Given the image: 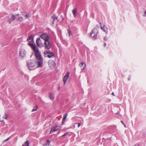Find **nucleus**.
<instances>
[{"instance_id": "f257e3e1", "label": "nucleus", "mask_w": 146, "mask_h": 146, "mask_svg": "<svg viewBox=\"0 0 146 146\" xmlns=\"http://www.w3.org/2000/svg\"><path fill=\"white\" fill-rule=\"evenodd\" d=\"M35 53V57L37 60V67H42L43 63V59L39 53V50L36 46H33V47L31 48Z\"/></svg>"}, {"instance_id": "f03ea898", "label": "nucleus", "mask_w": 146, "mask_h": 146, "mask_svg": "<svg viewBox=\"0 0 146 146\" xmlns=\"http://www.w3.org/2000/svg\"><path fill=\"white\" fill-rule=\"evenodd\" d=\"M27 67L30 70H33L37 67H35V64H37L35 60L30 59L28 60L27 62Z\"/></svg>"}, {"instance_id": "7ed1b4c3", "label": "nucleus", "mask_w": 146, "mask_h": 146, "mask_svg": "<svg viewBox=\"0 0 146 146\" xmlns=\"http://www.w3.org/2000/svg\"><path fill=\"white\" fill-rule=\"evenodd\" d=\"M44 56L45 57L51 58L54 57V53L48 50H45L44 52Z\"/></svg>"}, {"instance_id": "20e7f679", "label": "nucleus", "mask_w": 146, "mask_h": 146, "mask_svg": "<svg viewBox=\"0 0 146 146\" xmlns=\"http://www.w3.org/2000/svg\"><path fill=\"white\" fill-rule=\"evenodd\" d=\"M27 40L29 41L28 44L32 48L33 47V46H36L35 44H33L34 43V38L32 36H30L28 37L27 39Z\"/></svg>"}, {"instance_id": "39448f33", "label": "nucleus", "mask_w": 146, "mask_h": 146, "mask_svg": "<svg viewBox=\"0 0 146 146\" xmlns=\"http://www.w3.org/2000/svg\"><path fill=\"white\" fill-rule=\"evenodd\" d=\"M98 33V30L97 29L94 28L90 34V36L92 38L96 39L97 38V35Z\"/></svg>"}, {"instance_id": "423d86ee", "label": "nucleus", "mask_w": 146, "mask_h": 146, "mask_svg": "<svg viewBox=\"0 0 146 146\" xmlns=\"http://www.w3.org/2000/svg\"><path fill=\"white\" fill-rule=\"evenodd\" d=\"M40 38H41L43 39L44 41L48 40H50V37L46 33H43L40 35Z\"/></svg>"}, {"instance_id": "0eeeda50", "label": "nucleus", "mask_w": 146, "mask_h": 146, "mask_svg": "<svg viewBox=\"0 0 146 146\" xmlns=\"http://www.w3.org/2000/svg\"><path fill=\"white\" fill-rule=\"evenodd\" d=\"M19 16V14H17L16 16L12 14L11 17V18H9L8 20V21L9 22V23H10L12 21L14 20L16 18H17V16Z\"/></svg>"}, {"instance_id": "6e6552de", "label": "nucleus", "mask_w": 146, "mask_h": 146, "mask_svg": "<svg viewBox=\"0 0 146 146\" xmlns=\"http://www.w3.org/2000/svg\"><path fill=\"white\" fill-rule=\"evenodd\" d=\"M26 51L25 49L21 48L20 50L19 54L23 58L26 56Z\"/></svg>"}, {"instance_id": "1a4fd4ad", "label": "nucleus", "mask_w": 146, "mask_h": 146, "mask_svg": "<svg viewBox=\"0 0 146 146\" xmlns=\"http://www.w3.org/2000/svg\"><path fill=\"white\" fill-rule=\"evenodd\" d=\"M61 128L60 126H56L55 127L51 128L50 132V133H51L54 132H55Z\"/></svg>"}, {"instance_id": "9d476101", "label": "nucleus", "mask_w": 146, "mask_h": 146, "mask_svg": "<svg viewBox=\"0 0 146 146\" xmlns=\"http://www.w3.org/2000/svg\"><path fill=\"white\" fill-rule=\"evenodd\" d=\"M70 72H67L66 74L64 76V77L63 78V81L64 82V84H65L66 82L67 81V80L70 74Z\"/></svg>"}, {"instance_id": "9b49d317", "label": "nucleus", "mask_w": 146, "mask_h": 146, "mask_svg": "<svg viewBox=\"0 0 146 146\" xmlns=\"http://www.w3.org/2000/svg\"><path fill=\"white\" fill-rule=\"evenodd\" d=\"M48 65L51 68H54L56 65L55 62L52 60H50L48 62Z\"/></svg>"}, {"instance_id": "f8f14e48", "label": "nucleus", "mask_w": 146, "mask_h": 146, "mask_svg": "<svg viewBox=\"0 0 146 146\" xmlns=\"http://www.w3.org/2000/svg\"><path fill=\"white\" fill-rule=\"evenodd\" d=\"M49 40H45L44 42L45 48L47 49H49L51 48V44L49 41Z\"/></svg>"}, {"instance_id": "ddd939ff", "label": "nucleus", "mask_w": 146, "mask_h": 146, "mask_svg": "<svg viewBox=\"0 0 146 146\" xmlns=\"http://www.w3.org/2000/svg\"><path fill=\"white\" fill-rule=\"evenodd\" d=\"M100 25L101 29L104 32L107 33L108 32V28L105 25H104L102 26L101 25V23H100Z\"/></svg>"}, {"instance_id": "4468645a", "label": "nucleus", "mask_w": 146, "mask_h": 146, "mask_svg": "<svg viewBox=\"0 0 146 146\" xmlns=\"http://www.w3.org/2000/svg\"><path fill=\"white\" fill-rule=\"evenodd\" d=\"M40 38L37 39L36 40V43L37 45V46H41L42 45V41H41Z\"/></svg>"}, {"instance_id": "2eb2a0df", "label": "nucleus", "mask_w": 146, "mask_h": 146, "mask_svg": "<svg viewBox=\"0 0 146 146\" xmlns=\"http://www.w3.org/2000/svg\"><path fill=\"white\" fill-rule=\"evenodd\" d=\"M57 17L55 15L53 16L51 18V20H53L52 23L53 24L54 23V22L57 19Z\"/></svg>"}, {"instance_id": "dca6fc26", "label": "nucleus", "mask_w": 146, "mask_h": 146, "mask_svg": "<svg viewBox=\"0 0 146 146\" xmlns=\"http://www.w3.org/2000/svg\"><path fill=\"white\" fill-rule=\"evenodd\" d=\"M80 66L82 69H84L86 66V64L84 62H82L80 64Z\"/></svg>"}, {"instance_id": "f3484780", "label": "nucleus", "mask_w": 146, "mask_h": 146, "mask_svg": "<svg viewBox=\"0 0 146 146\" xmlns=\"http://www.w3.org/2000/svg\"><path fill=\"white\" fill-rule=\"evenodd\" d=\"M77 12V9L75 8L72 11V12L74 15V17H75L76 16V13Z\"/></svg>"}, {"instance_id": "a211bd4d", "label": "nucleus", "mask_w": 146, "mask_h": 146, "mask_svg": "<svg viewBox=\"0 0 146 146\" xmlns=\"http://www.w3.org/2000/svg\"><path fill=\"white\" fill-rule=\"evenodd\" d=\"M49 98L50 99L52 100H54V96L53 94L50 93L49 95Z\"/></svg>"}, {"instance_id": "6ab92c4d", "label": "nucleus", "mask_w": 146, "mask_h": 146, "mask_svg": "<svg viewBox=\"0 0 146 146\" xmlns=\"http://www.w3.org/2000/svg\"><path fill=\"white\" fill-rule=\"evenodd\" d=\"M67 115L68 113H67L64 114L63 118L62 119V120H63L64 121H65L66 119Z\"/></svg>"}, {"instance_id": "aec40b11", "label": "nucleus", "mask_w": 146, "mask_h": 146, "mask_svg": "<svg viewBox=\"0 0 146 146\" xmlns=\"http://www.w3.org/2000/svg\"><path fill=\"white\" fill-rule=\"evenodd\" d=\"M29 142L28 141H26L24 143V144H23L22 146H29Z\"/></svg>"}, {"instance_id": "412c9836", "label": "nucleus", "mask_w": 146, "mask_h": 146, "mask_svg": "<svg viewBox=\"0 0 146 146\" xmlns=\"http://www.w3.org/2000/svg\"><path fill=\"white\" fill-rule=\"evenodd\" d=\"M8 116V115L6 113H5L3 117V118L7 119Z\"/></svg>"}, {"instance_id": "4be33fe9", "label": "nucleus", "mask_w": 146, "mask_h": 146, "mask_svg": "<svg viewBox=\"0 0 146 146\" xmlns=\"http://www.w3.org/2000/svg\"><path fill=\"white\" fill-rule=\"evenodd\" d=\"M17 18H18L19 20L20 21H21L23 19H24L23 17H19V16H17Z\"/></svg>"}, {"instance_id": "5701e85b", "label": "nucleus", "mask_w": 146, "mask_h": 146, "mask_svg": "<svg viewBox=\"0 0 146 146\" xmlns=\"http://www.w3.org/2000/svg\"><path fill=\"white\" fill-rule=\"evenodd\" d=\"M30 17V15L29 14H27L25 15L24 16V19H26L27 18L29 17Z\"/></svg>"}, {"instance_id": "b1692460", "label": "nucleus", "mask_w": 146, "mask_h": 146, "mask_svg": "<svg viewBox=\"0 0 146 146\" xmlns=\"http://www.w3.org/2000/svg\"><path fill=\"white\" fill-rule=\"evenodd\" d=\"M37 108H38V107L37 106H35L33 108L32 110V111H36L37 109Z\"/></svg>"}, {"instance_id": "393cba45", "label": "nucleus", "mask_w": 146, "mask_h": 146, "mask_svg": "<svg viewBox=\"0 0 146 146\" xmlns=\"http://www.w3.org/2000/svg\"><path fill=\"white\" fill-rule=\"evenodd\" d=\"M67 31L68 32V36H70V35H72V32L69 29H68Z\"/></svg>"}, {"instance_id": "a878e982", "label": "nucleus", "mask_w": 146, "mask_h": 146, "mask_svg": "<svg viewBox=\"0 0 146 146\" xmlns=\"http://www.w3.org/2000/svg\"><path fill=\"white\" fill-rule=\"evenodd\" d=\"M10 139V137H8L7 139L3 141V143H5V142L9 141Z\"/></svg>"}, {"instance_id": "bb28decb", "label": "nucleus", "mask_w": 146, "mask_h": 146, "mask_svg": "<svg viewBox=\"0 0 146 146\" xmlns=\"http://www.w3.org/2000/svg\"><path fill=\"white\" fill-rule=\"evenodd\" d=\"M68 134H69V133H68V132L66 133L63 135H62V137H65V136L68 135Z\"/></svg>"}, {"instance_id": "cd10ccee", "label": "nucleus", "mask_w": 146, "mask_h": 146, "mask_svg": "<svg viewBox=\"0 0 146 146\" xmlns=\"http://www.w3.org/2000/svg\"><path fill=\"white\" fill-rule=\"evenodd\" d=\"M47 144L46 145H49L50 144V141L48 140H47Z\"/></svg>"}, {"instance_id": "c85d7f7f", "label": "nucleus", "mask_w": 146, "mask_h": 146, "mask_svg": "<svg viewBox=\"0 0 146 146\" xmlns=\"http://www.w3.org/2000/svg\"><path fill=\"white\" fill-rule=\"evenodd\" d=\"M104 39L105 40L107 41L108 40V38L106 36H105L104 38Z\"/></svg>"}, {"instance_id": "c756f323", "label": "nucleus", "mask_w": 146, "mask_h": 146, "mask_svg": "<svg viewBox=\"0 0 146 146\" xmlns=\"http://www.w3.org/2000/svg\"><path fill=\"white\" fill-rule=\"evenodd\" d=\"M75 128V125H73V126H71L70 127V128L74 129Z\"/></svg>"}, {"instance_id": "7c9ffc66", "label": "nucleus", "mask_w": 146, "mask_h": 146, "mask_svg": "<svg viewBox=\"0 0 146 146\" xmlns=\"http://www.w3.org/2000/svg\"><path fill=\"white\" fill-rule=\"evenodd\" d=\"M81 125V123H78V127H79Z\"/></svg>"}, {"instance_id": "2f4dec72", "label": "nucleus", "mask_w": 146, "mask_h": 146, "mask_svg": "<svg viewBox=\"0 0 146 146\" xmlns=\"http://www.w3.org/2000/svg\"><path fill=\"white\" fill-rule=\"evenodd\" d=\"M143 16H146V10L145 11L144 14L143 15Z\"/></svg>"}, {"instance_id": "473e14b6", "label": "nucleus", "mask_w": 146, "mask_h": 146, "mask_svg": "<svg viewBox=\"0 0 146 146\" xmlns=\"http://www.w3.org/2000/svg\"><path fill=\"white\" fill-rule=\"evenodd\" d=\"M65 121H64L63 120H62V124H64V123L65 122Z\"/></svg>"}, {"instance_id": "72a5a7b5", "label": "nucleus", "mask_w": 146, "mask_h": 146, "mask_svg": "<svg viewBox=\"0 0 146 146\" xmlns=\"http://www.w3.org/2000/svg\"><path fill=\"white\" fill-rule=\"evenodd\" d=\"M121 121L123 125H124V123H123V121Z\"/></svg>"}, {"instance_id": "f704fd0d", "label": "nucleus", "mask_w": 146, "mask_h": 146, "mask_svg": "<svg viewBox=\"0 0 146 146\" xmlns=\"http://www.w3.org/2000/svg\"><path fill=\"white\" fill-rule=\"evenodd\" d=\"M106 43H104V46H106Z\"/></svg>"}, {"instance_id": "c9c22d12", "label": "nucleus", "mask_w": 146, "mask_h": 146, "mask_svg": "<svg viewBox=\"0 0 146 146\" xmlns=\"http://www.w3.org/2000/svg\"><path fill=\"white\" fill-rule=\"evenodd\" d=\"M112 94L113 95H114V93L113 92L112 93Z\"/></svg>"}, {"instance_id": "e433bc0d", "label": "nucleus", "mask_w": 146, "mask_h": 146, "mask_svg": "<svg viewBox=\"0 0 146 146\" xmlns=\"http://www.w3.org/2000/svg\"><path fill=\"white\" fill-rule=\"evenodd\" d=\"M123 125L125 127H126V125L124 124V125Z\"/></svg>"}, {"instance_id": "4c0bfd02", "label": "nucleus", "mask_w": 146, "mask_h": 146, "mask_svg": "<svg viewBox=\"0 0 146 146\" xmlns=\"http://www.w3.org/2000/svg\"><path fill=\"white\" fill-rule=\"evenodd\" d=\"M0 121H3V120H0Z\"/></svg>"}, {"instance_id": "58836bf2", "label": "nucleus", "mask_w": 146, "mask_h": 146, "mask_svg": "<svg viewBox=\"0 0 146 146\" xmlns=\"http://www.w3.org/2000/svg\"><path fill=\"white\" fill-rule=\"evenodd\" d=\"M74 119V118H72V119Z\"/></svg>"}]
</instances>
